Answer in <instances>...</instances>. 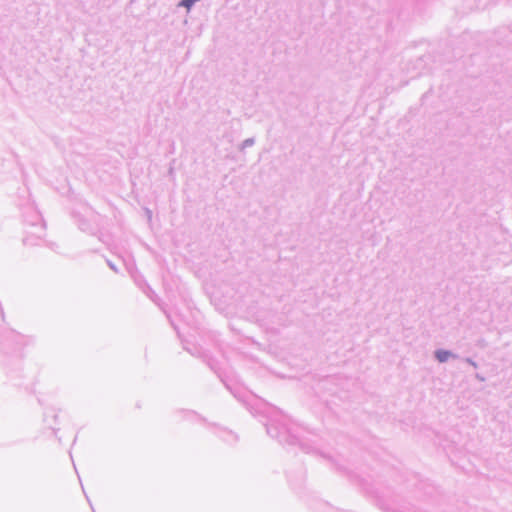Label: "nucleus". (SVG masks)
Listing matches in <instances>:
<instances>
[{
    "instance_id": "f257e3e1",
    "label": "nucleus",
    "mask_w": 512,
    "mask_h": 512,
    "mask_svg": "<svg viewBox=\"0 0 512 512\" xmlns=\"http://www.w3.org/2000/svg\"><path fill=\"white\" fill-rule=\"evenodd\" d=\"M436 357L440 362H445L450 357V352L444 351V350H439L436 352Z\"/></svg>"
}]
</instances>
